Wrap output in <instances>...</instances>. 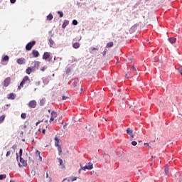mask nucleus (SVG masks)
Wrapping results in <instances>:
<instances>
[{"label":"nucleus","mask_w":182,"mask_h":182,"mask_svg":"<svg viewBox=\"0 0 182 182\" xmlns=\"http://www.w3.org/2000/svg\"><path fill=\"white\" fill-rule=\"evenodd\" d=\"M77 83H79V80L75 79L74 82L72 84V87H76V86H77Z\"/></svg>","instance_id":"f3484780"},{"label":"nucleus","mask_w":182,"mask_h":182,"mask_svg":"<svg viewBox=\"0 0 182 182\" xmlns=\"http://www.w3.org/2000/svg\"><path fill=\"white\" fill-rule=\"evenodd\" d=\"M114 45L113 42H109L107 43L106 48H112Z\"/></svg>","instance_id":"393cba45"},{"label":"nucleus","mask_w":182,"mask_h":182,"mask_svg":"<svg viewBox=\"0 0 182 182\" xmlns=\"http://www.w3.org/2000/svg\"><path fill=\"white\" fill-rule=\"evenodd\" d=\"M27 83V85H31V79H29L28 76H25L23 80L21 82L20 85L18 87V90H21V87H23V85Z\"/></svg>","instance_id":"f257e3e1"},{"label":"nucleus","mask_w":182,"mask_h":182,"mask_svg":"<svg viewBox=\"0 0 182 182\" xmlns=\"http://www.w3.org/2000/svg\"><path fill=\"white\" fill-rule=\"evenodd\" d=\"M48 21H52L53 19V16L52 14H49L47 16Z\"/></svg>","instance_id":"a878e982"},{"label":"nucleus","mask_w":182,"mask_h":182,"mask_svg":"<svg viewBox=\"0 0 182 182\" xmlns=\"http://www.w3.org/2000/svg\"><path fill=\"white\" fill-rule=\"evenodd\" d=\"M66 73H70V68H68L66 69Z\"/></svg>","instance_id":"79ce46f5"},{"label":"nucleus","mask_w":182,"mask_h":182,"mask_svg":"<svg viewBox=\"0 0 182 182\" xmlns=\"http://www.w3.org/2000/svg\"><path fill=\"white\" fill-rule=\"evenodd\" d=\"M48 62H50V60H52V57L50 55V58H48Z\"/></svg>","instance_id":"8fccbe9b"},{"label":"nucleus","mask_w":182,"mask_h":182,"mask_svg":"<svg viewBox=\"0 0 182 182\" xmlns=\"http://www.w3.org/2000/svg\"><path fill=\"white\" fill-rule=\"evenodd\" d=\"M127 133L130 136V137H136V136H137V134L136 132H133V129L130 128L127 129Z\"/></svg>","instance_id":"423d86ee"},{"label":"nucleus","mask_w":182,"mask_h":182,"mask_svg":"<svg viewBox=\"0 0 182 182\" xmlns=\"http://www.w3.org/2000/svg\"><path fill=\"white\" fill-rule=\"evenodd\" d=\"M17 159H18V155H17Z\"/></svg>","instance_id":"69168bd1"},{"label":"nucleus","mask_w":182,"mask_h":182,"mask_svg":"<svg viewBox=\"0 0 182 182\" xmlns=\"http://www.w3.org/2000/svg\"><path fill=\"white\" fill-rule=\"evenodd\" d=\"M49 43H50V45H53L55 43V41H53V40L52 38H50Z\"/></svg>","instance_id":"f704fd0d"},{"label":"nucleus","mask_w":182,"mask_h":182,"mask_svg":"<svg viewBox=\"0 0 182 182\" xmlns=\"http://www.w3.org/2000/svg\"><path fill=\"white\" fill-rule=\"evenodd\" d=\"M132 70H136V68L134 66L132 67Z\"/></svg>","instance_id":"864d4df0"},{"label":"nucleus","mask_w":182,"mask_h":182,"mask_svg":"<svg viewBox=\"0 0 182 182\" xmlns=\"http://www.w3.org/2000/svg\"><path fill=\"white\" fill-rule=\"evenodd\" d=\"M9 85H11V77H8L4 80V87H8Z\"/></svg>","instance_id":"6e6552de"},{"label":"nucleus","mask_w":182,"mask_h":182,"mask_svg":"<svg viewBox=\"0 0 182 182\" xmlns=\"http://www.w3.org/2000/svg\"><path fill=\"white\" fill-rule=\"evenodd\" d=\"M45 122H46V123H49V121L46 120Z\"/></svg>","instance_id":"4d7b16f0"},{"label":"nucleus","mask_w":182,"mask_h":182,"mask_svg":"<svg viewBox=\"0 0 182 182\" xmlns=\"http://www.w3.org/2000/svg\"><path fill=\"white\" fill-rule=\"evenodd\" d=\"M11 4H15L16 2V0H10Z\"/></svg>","instance_id":"49530a36"},{"label":"nucleus","mask_w":182,"mask_h":182,"mask_svg":"<svg viewBox=\"0 0 182 182\" xmlns=\"http://www.w3.org/2000/svg\"><path fill=\"white\" fill-rule=\"evenodd\" d=\"M68 25H69V21L65 20L62 26L63 29H65V28H66V26Z\"/></svg>","instance_id":"a211bd4d"},{"label":"nucleus","mask_w":182,"mask_h":182,"mask_svg":"<svg viewBox=\"0 0 182 182\" xmlns=\"http://www.w3.org/2000/svg\"><path fill=\"white\" fill-rule=\"evenodd\" d=\"M21 119H26V114L22 113L21 115Z\"/></svg>","instance_id":"72a5a7b5"},{"label":"nucleus","mask_w":182,"mask_h":182,"mask_svg":"<svg viewBox=\"0 0 182 182\" xmlns=\"http://www.w3.org/2000/svg\"><path fill=\"white\" fill-rule=\"evenodd\" d=\"M129 76H130V74H129V73L127 74V75H126L127 79H129V77H130Z\"/></svg>","instance_id":"09e8293b"},{"label":"nucleus","mask_w":182,"mask_h":182,"mask_svg":"<svg viewBox=\"0 0 182 182\" xmlns=\"http://www.w3.org/2000/svg\"><path fill=\"white\" fill-rule=\"evenodd\" d=\"M26 62V60L23 58L17 59V63L18 65H25Z\"/></svg>","instance_id":"9d476101"},{"label":"nucleus","mask_w":182,"mask_h":182,"mask_svg":"<svg viewBox=\"0 0 182 182\" xmlns=\"http://www.w3.org/2000/svg\"><path fill=\"white\" fill-rule=\"evenodd\" d=\"M82 40V36L80 37V38L78 39V41H81Z\"/></svg>","instance_id":"6e6d98bb"},{"label":"nucleus","mask_w":182,"mask_h":182,"mask_svg":"<svg viewBox=\"0 0 182 182\" xmlns=\"http://www.w3.org/2000/svg\"><path fill=\"white\" fill-rule=\"evenodd\" d=\"M28 164H31V166H33V164H35V161H33V159L32 157L29 156L28 159Z\"/></svg>","instance_id":"2eb2a0df"},{"label":"nucleus","mask_w":182,"mask_h":182,"mask_svg":"<svg viewBox=\"0 0 182 182\" xmlns=\"http://www.w3.org/2000/svg\"><path fill=\"white\" fill-rule=\"evenodd\" d=\"M93 50H97V48H95V47H91V48H90V51L92 53V52H93Z\"/></svg>","instance_id":"473e14b6"},{"label":"nucleus","mask_w":182,"mask_h":182,"mask_svg":"<svg viewBox=\"0 0 182 182\" xmlns=\"http://www.w3.org/2000/svg\"><path fill=\"white\" fill-rule=\"evenodd\" d=\"M164 171H165L166 175L168 176V168L167 166L165 167Z\"/></svg>","instance_id":"7c9ffc66"},{"label":"nucleus","mask_w":182,"mask_h":182,"mask_svg":"<svg viewBox=\"0 0 182 182\" xmlns=\"http://www.w3.org/2000/svg\"><path fill=\"white\" fill-rule=\"evenodd\" d=\"M8 60H9V56L8 55H5L1 59V62H8Z\"/></svg>","instance_id":"412c9836"},{"label":"nucleus","mask_w":182,"mask_h":182,"mask_svg":"<svg viewBox=\"0 0 182 182\" xmlns=\"http://www.w3.org/2000/svg\"><path fill=\"white\" fill-rule=\"evenodd\" d=\"M53 76H55V74H53Z\"/></svg>","instance_id":"0e129e2a"},{"label":"nucleus","mask_w":182,"mask_h":182,"mask_svg":"<svg viewBox=\"0 0 182 182\" xmlns=\"http://www.w3.org/2000/svg\"><path fill=\"white\" fill-rule=\"evenodd\" d=\"M56 59H59V60H62V58L58 57V58H56V57H54V60H56Z\"/></svg>","instance_id":"a18cd8bd"},{"label":"nucleus","mask_w":182,"mask_h":182,"mask_svg":"<svg viewBox=\"0 0 182 182\" xmlns=\"http://www.w3.org/2000/svg\"><path fill=\"white\" fill-rule=\"evenodd\" d=\"M45 132H46V129H43V131H42L43 134H45Z\"/></svg>","instance_id":"3c124183"},{"label":"nucleus","mask_w":182,"mask_h":182,"mask_svg":"<svg viewBox=\"0 0 182 182\" xmlns=\"http://www.w3.org/2000/svg\"><path fill=\"white\" fill-rule=\"evenodd\" d=\"M58 160L60 166H63V160H62V159H60V158H58Z\"/></svg>","instance_id":"cd10ccee"},{"label":"nucleus","mask_w":182,"mask_h":182,"mask_svg":"<svg viewBox=\"0 0 182 182\" xmlns=\"http://www.w3.org/2000/svg\"><path fill=\"white\" fill-rule=\"evenodd\" d=\"M22 141H25V139H22Z\"/></svg>","instance_id":"052dcab7"},{"label":"nucleus","mask_w":182,"mask_h":182,"mask_svg":"<svg viewBox=\"0 0 182 182\" xmlns=\"http://www.w3.org/2000/svg\"><path fill=\"white\" fill-rule=\"evenodd\" d=\"M33 66L31 67V68L33 69V70L35 72V70H38L39 69V61H34L32 63Z\"/></svg>","instance_id":"0eeeda50"},{"label":"nucleus","mask_w":182,"mask_h":182,"mask_svg":"<svg viewBox=\"0 0 182 182\" xmlns=\"http://www.w3.org/2000/svg\"><path fill=\"white\" fill-rule=\"evenodd\" d=\"M49 113H50V109L48 110Z\"/></svg>","instance_id":"e2e57ef3"},{"label":"nucleus","mask_w":182,"mask_h":182,"mask_svg":"<svg viewBox=\"0 0 182 182\" xmlns=\"http://www.w3.org/2000/svg\"><path fill=\"white\" fill-rule=\"evenodd\" d=\"M36 154L39 155L40 161H42V156H41V151H36Z\"/></svg>","instance_id":"c85d7f7f"},{"label":"nucleus","mask_w":182,"mask_h":182,"mask_svg":"<svg viewBox=\"0 0 182 182\" xmlns=\"http://www.w3.org/2000/svg\"><path fill=\"white\" fill-rule=\"evenodd\" d=\"M36 45V41H33L31 42H29L26 46V50H31L33 46Z\"/></svg>","instance_id":"20e7f679"},{"label":"nucleus","mask_w":182,"mask_h":182,"mask_svg":"<svg viewBox=\"0 0 182 182\" xmlns=\"http://www.w3.org/2000/svg\"><path fill=\"white\" fill-rule=\"evenodd\" d=\"M22 153H23V150H22V149H21L19 150L20 157H22Z\"/></svg>","instance_id":"ea45409f"},{"label":"nucleus","mask_w":182,"mask_h":182,"mask_svg":"<svg viewBox=\"0 0 182 182\" xmlns=\"http://www.w3.org/2000/svg\"><path fill=\"white\" fill-rule=\"evenodd\" d=\"M42 122H43V120L38 121V122L36 123V126H38L40 123H42Z\"/></svg>","instance_id":"a19ab883"},{"label":"nucleus","mask_w":182,"mask_h":182,"mask_svg":"<svg viewBox=\"0 0 182 182\" xmlns=\"http://www.w3.org/2000/svg\"><path fill=\"white\" fill-rule=\"evenodd\" d=\"M16 97V95L14 93H10L7 95V99H9V100H14Z\"/></svg>","instance_id":"9b49d317"},{"label":"nucleus","mask_w":182,"mask_h":182,"mask_svg":"<svg viewBox=\"0 0 182 182\" xmlns=\"http://www.w3.org/2000/svg\"><path fill=\"white\" fill-rule=\"evenodd\" d=\"M43 83H44L45 85H48V83H49V77H46L45 78H43Z\"/></svg>","instance_id":"aec40b11"},{"label":"nucleus","mask_w":182,"mask_h":182,"mask_svg":"<svg viewBox=\"0 0 182 182\" xmlns=\"http://www.w3.org/2000/svg\"><path fill=\"white\" fill-rule=\"evenodd\" d=\"M73 48H74V49H79L80 44L79 43H75L73 44Z\"/></svg>","instance_id":"6ab92c4d"},{"label":"nucleus","mask_w":182,"mask_h":182,"mask_svg":"<svg viewBox=\"0 0 182 182\" xmlns=\"http://www.w3.org/2000/svg\"><path fill=\"white\" fill-rule=\"evenodd\" d=\"M80 169L79 170V171H80V170L86 171V170H92L93 168V164H92V162H89L85 166H82V164H80Z\"/></svg>","instance_id":"7ed1b4c3"},{"label":"nucleus","mask_w":182,"mask_h":182,"mask_svg":"<svg viewBox=\"0 0 182 182\" xmlns=\"http://www.w3.org/2000/svg\"><path fill=\"white\" fill-rule=\"evenodd\" d=\"M62 99H63V100H67V99H69V97H66V96H65V95H63V96L62 97Z\"/></svg>","instance_id":"e433bc0d"},{"label":"nucleus","mask_w":182,"mask_h":182,"mask_svg":"<svg viewBox=\"0 0 182 182\" xmlns=\"http://www.w3.org/2000/svg\"><path fill=\"white\" fill-rule=\"evenodd\" d=\"M48 58H50V53L48 52L44 53L43 55V59H44V60H48Z\"/></svg>","instance_id":"f8f14e48"},{"label":"nucleus","mask_w":182,"mask_h":182,"mask_svg":"<svg viewBox=\"0 0 182 182\" xmlns=\"http://www.w3.org/2000/svg\"><path fill=\"white\" fill-rule=\"evenodd\" d=\"M81 90V92H83V88H81V90Z\"/></svg>","instance_id":"bf43d9fd"},{"label":"nucleus","mask_w":182,"mask_h":182,"mask_svg":"<svg viewBox=\"0 0 182 182\" xmlns=\"http://www.w3.org/2000/svg\"><path fill=\"white\" fill-rule=\"evenodd\" d=\"M19 167H26L28 166V161H26L22 157H20V163L18 164Z\"/></svg>","instance_id":"39448f33"},{"label":"nucleus","mask_w":182,"mask_h":182,"mask_svg":"<svg viewBox=\"0 0 182 182\" xmlns=\"http://www.w3.org/2000/svg\"><path fill=\"white\" fill-rule=\"evenodd\" d=\"M11 149H13V150L15 151V149H16V145H14V146L11 147Z\"/></svg>","instance_id":"de8ad7c7"},{"label":"nucleus","mask_w":182,"mask_h":182,"mask_svg":"<svg viewBox=\"0 0 182 182\" xmlns=\"http://www.w3.org/2000/svg\"><path fill=\"white\" fill-rule=\"evenodd\" d=\"M76 177L72 178V181H75Z\"/></svg>","instance_id":"603ef678"},{"label":"nucleus","mask_w":182,"mask_h":182,"mask_svg":"<svg viewBox=\"0 0 182 182\" xmlns=\"http://www.w3.org/2000/svg\"><path fill=\"white\" fill-rule=\"evenodd\" d=\"M32 72H35V71L32 69V68L28 67L26 70V73H27V75H31V73H32Z\"/></svg>","instance_id":"dca6fc26"},{"label":"nucleus","mask_w":182,"mask_h":182,"mask_svg":"<svg viewBox=\"0 0 182 182\" xmlns=\"http://www.w3.org/2000/svg\"><path fill=\"white\" fill-rule=\"evenodd\" d=\"M6 156V157H9V156H11V151H8Z\"/></svg>","instance_id":"58836bf2"},{"label":"nucleus","mask_w":182,"mask_h":182,"mask_svg":"<svg viewBox=\"0 0 182 182\" xmlns=\"http://www.w3.org/2000/svg\"><path fill=\"white\" fill-rule=\"evenodd\" d=\"M54 117H56V112H51V117H50V123L51 122H53V120H55V118H54Z\"/></svg>","instance_id":"4468645a"},{"label":"nucleus","mask_w":182,"mask_h":182,"mask_svg":"<svg viewBox=\"0 0 182 182\" xmlns=\"http://www.w3.org/2000/svg\"><path fill=\"white\" fill-rule=\"evenodd\" d=\"M4 178H6V174L0 175V180H4Z\"/></svg>","instance_id":"bb28decb"},{"label":"nucleus","mask_w":182,"mask_h":182,"mask_svg":"<svg viewBox=\"0 0 182 182\" xmlns=\"http://www.w3.org/2000/svg\"><path fill=\"white\" fill-rule=\"evenodd\" d=\"M41 72H45L46 70V68L43 67V68L41 69Z\"/></svg>","instance_id":"c03bdc74"},{"label":"nucleus","mask_w":182,"mask_h":182,"mask_svg":"<svg viewBox=\"0 0 182 182\" xmlns=\"http://www.w3.org/2000/svg\"><path fill=\"white\" fill-rule=\"evenodd\" d=\"M136 31V26H133L131 28H130V32H134Z\"/></svg>","instance_id":"c756f323"},{"label":"nucleus","mask_w":182,"mask_h":182,"mask_svg":"<svg viewBox=\"0 0 182 182\" xmlns=\"http://www.w3.org/2000/svg\"><path fill=\"white\" fill-rule=\"evenodd\" d=\"M28 107H30L31 109H35V107H36V101L35 100L30 101L28 103Z\"/></svg>","instance_id":"1a4fd4ad"},{"label":"nucleus","mask_w":182,"mask_h":182,"mask_svg":"<svg viewBox=\"0 0 182 182\" xmlns=\"http://www.w3.org/2000/svg\"><path fill=\"white\" fill-rule=\"evenodd\" d=\"M46 102V100H45V98H43L40 100V106H43V105H45Z\"/></svg>","instance_id":"4be33fe9"},{"label":"nucleus","mask_w":182,"mask_h":182,"mask_svg":"<svg viewBox=\"0 0 182 182\" xmlns=\"http://www.w3.org/2000/svg\"><path fill=\"white\" fill-rule=\"evenodd\" d=\"M36 88L34 89V92H36Z\"/></svg>","instance_id":"680f3d73"},{"label":"nucleus","mask_w":182,"mask_h":182,"mask_svg":"<svg viewBox=\"0 0 182 182\" xmlns=\"http://www.w3.org/2000/svg\"><path fill=\"white\" fill-rule=\"evenodd\" d=\"M36 86H40L41 85V81H38L36 82Z\"/></svg>","instance_id":"37998d69"},{"label":"nucleus","mask_w":182,"mask_h":182,"mask_svg":"<svg viewBox=\"0 0 182 182\" xmlns=\"http://www.w3.org/2000/svg\"><path fill=\"white\" fill-rule=\"evenodd\" d=\"M10 182H15V181H14V180H11V181H10Z\"/></svg>","instance_id":"13d9d810"},{"label":"nucleus","mask_w":182,"mask_h":182,"mask_svg":"<svg viewBox=\"0 0 182 182\" xmlns=\"http://www.w3.org/2000/svg\"><path fill=\"white\" fill-rule=\"evenodd\" d=\"M60 143H62V141L59 139V138L55 137V146L58 148V155L60 156L62 154V146H60Z\"/></svg>","instance_id":"f03ea898"},{"label":"nucleus","mask_w":182,"mask_h":182,"mask_svg":"<svg viewBox=\"0 0 182 182\" xmlns=\"http://www.w3.org/2000/svg\"><path fill=\"white\" fill-rule=\"evenodd\" d=\"M58 15H60V18H63V11H58Z\"/></svg>","instance_id":"2f4dec72"},{"label":"nucleus","mask_w":182,"mask_h":182,"mask_svg":"<svg viewBox=\"0 0 182 182\" xmlns=\"http://www.w3.org/2000/svg\"><path fill=\"white\" fill-rule=\"evenodd\" d=\"M32 55L34 58H38V56H39V51L36 50H33Z\"/></svg>","instance_id":"ddd939ff"},{"label":"nucleus","mask_w":182,"mask_h":182,"mask_svg":"<svg viewBox=\"0 0 182 182\" xmlns=\"http://www.w3.org/2000/svg\"><path fill=\"white\" fill-rule=\"evenodd\" d=\"M168 41H169L170 43H175V42H176V41H177V39L175 38H170L168 39Z\"/></svg>","instance_id":"5701e85b"},{"label":"nucleus","mask_w":182,"mask_h":182,"mask_svg":"<svg viewBox=\"0 0 182 182\" xmlns=\"http://www.w3.org/2000/svg\"><path fill=\"white\" fill-rule=\"evenodd\" d=\"M132 146H137V141H133L132 142Z\"/></svg>","instance_id":"4c0bfd02"},{"label":"nucleus","mask_w":182,"mask_h":182,"mask_svg":"<svg viewBox=\"0 0 182 182\" xmlns=\"http://www.w3.org/2000/svg\"><path fill=\"white\" fill-rule=\"evenodd\" d=\"M5 114H3L1 116H0V124L1 123H4V120H5Z\"/></svg>","instance_id":"b1692460"},{"label":"nucleus","mask_w":182,"mask_h":182,"mask_svg":"<svg viewBox=\"0 0 182 182\" xmlns=\"http://www.w3.org/2000/svg\"><path fill=\"white\" fill-rule=\"evenodd\" d=\"M73 25H75V26L77 25V20H73Z\"/></svg>","instance_id":"c9c22d12"},{"label":"nucleus","mask_w":182,"mask_h":182,"mask_svg":"<svg viewBox=\"0 0 182 182\" xmlns=\"http://www.w3.org/2000/svg\"><path fill=\"white\" fill-rule=\"evenodd\" d=\"M144 146H149V143H144Z\"/></svg>","instance_id":"5fc2aeb1"}]
</instances>
